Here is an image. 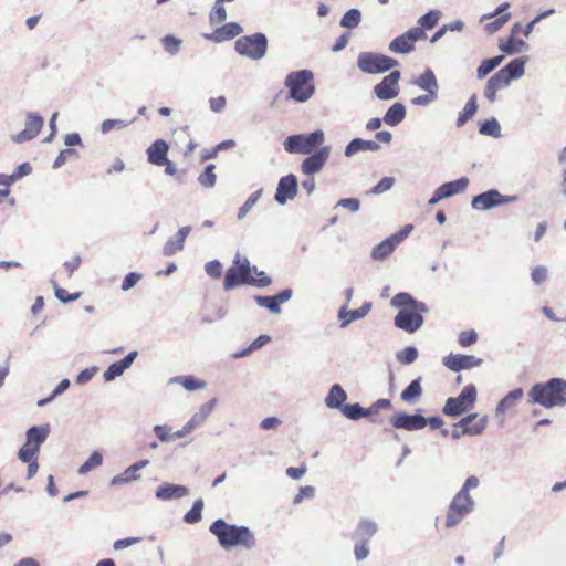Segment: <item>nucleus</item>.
<instances>
[{"label":"nucleus","mask_w":566,"mask_h":566,"mask_svg":"<svg viewBox=\"0 0 566 566\" xmlns=\"http://www.w3.org/2000/svg\"><path fill=\"white\" fill-rule=\"evenodd\" d=\"M209 532L217 537L219 545L224 549L241 546L250 551L256 545L255 536L248 526L229 524L223 518L211 523Z\"/></svg>","instance_id":"nucleus-1"},{"label":"nucleus","mask_w":566,"mask_h":566,"mask_svg":"<svg viewBox=\"0 0 566 566\" xmlns=\"http://www.w3.org/2000/svg\"><path fill=\"white\" fill-rule=\"evenodd\" d=\"M528 395L533 403L545 408L563 407L566 405V380L552 378L546 382L536 384Z\"/></svg>","instance_id":"nucleus-2"},{"label":"nucleus","mask_w":566,"mask_h":566,"mask_svg":"<svg viewBox=\"0 0 566 566\" xmlns=\"http://www.w3.org/2000/svg\"><path fill=\"white\" fill-rule=\"evenodd\" d=\"M314 75L310 70L291 72L285 77V86L289 88L290 98L298 102H307L315 92Z\"/></svg>","instance_id":"nucleus-3"},{"label":"nucleus","mask_w":566,"mask_h":566,"mask_svg":"<svg viewBox=\"0 0 566 566\" xmlns=\"http://www.w3.org/2000/svg\"><path fill=\"white\" fill-rule=\"evenodd\" d=\"M325 140V133L316 129L310 134H295L285 138L283 146L289 154H311L319 149Z\"/></svg>","instance_id":"nucleus-4"},{"label":"nucleus","mask_w":566,"mask_h":566,"mask_svg":"<svg viewBox=\"0 0 566 566\" xmlns=\"http://www.w3.org/2000/svg\"><path fill=\"white\" fill-rule=\"evenodd\" d=\"M238 54L247 56L253 61H259L265 56L268 50V39L263 33H254L239 38L234 43Z\"/></svg>","instance_id":"nucleus-5"},{"label":"nucleus","mask_w":566,"mask_h":566,"mask_svg":"<svg viewBox=\"0 0 566 566\" xmlns=\"http://www.w3.org/2000/svg\"><path fill=\"white\" fill-rule=\"evenodd\" d=\"M398 65V61L375 52H361L357 57L358 69L367 74H379Z\"/></svg>","instance_id":"nucleus-6"},{"label":"nucleus","mask_w":566,"mask_h":566,"mask_svg":"<svg viewBox=\"0 0 566 566\" xmlns=\"http://www.w3.org/2000/svg\"><path fill=\"white\" fill-rule=\"evenodd\" d=\"M474 506L475 501L470 494L458 492L449 505L446 526L452 528L460 524L461 521L474 510Z\"/></svg>","instance_id":"nucleus-7"},{"label":"nucleus","mask_w":566,"mask_h":566,"mask_svg":"<svg viewBox=\"0 0 566 566\" xmlns=\"http://www.w3.org/2000/svg\"><path fill=\"white\" fill-rule=\"evenodd\" d=\"M476 400V388L474 385H467L458 397L448 398L442 409L449 417H458L474 406Z\"/></svg>","instance_id":"nucleus-8"},{"label":"nucleus","mask_w":566,"mask_h":566,"mask_svg":"<svg viewBox=\"0 0 566 566\" xmlns=\"http://www.w3.org/2000/svg\"><path fill=\"white\" fill-rule=\"evenodd\" d=\"M515 201V196H504L496 189H490L485 192L474 196L471 201V206L475 210H490L492 208Z\"/></svg>","instance_id":"nucleus-9"},{"label":"nucleus","mask_w":566,"mask_h":566,"mask_svg":"<svg viewBox=\"0 0 566 566\" xmlns=\"http://www.w3.org/2000/svg\"><path fill=\"white\" fill-rule=\"evenodd\" d=\"M423 313L416 307L401 308L395 317V326L415 333L423 325Z\"/></svg>","instance_id":"nucleus-10"},{"label":"nucleus","mask_w":566,"mask_h":566,"mask_svg":"<svg viewBox=\"0 0 566 566\" xmlns=\"http://www.w3.org/2000/svg\"><path fill=\"white\" fill-rule=\"evenodd\" d=\"M331 151V146H323L315 153L307 154L308 156L301 164V171L306 176L319 172L329 158Z\"/></svg>","instance_id":"nucleus-11"},{"label":"nucleus","mask_w":566,"mask_h":566,"mask_svg":"<svg viewBox=\"0 0 566 566\" xmlns=\"http://www.w3.org/2000/svg\"><path fill=\"white\" fill-rule=\"evenodd\" d=\"M400 76L401 74L399 71H392L390 74L385 76L381 82L374 86V93L376 97L381 101H390L396 98L399 94L398 82Z\"/></svg>","instance_id":"nucleus-12"},{"label":"nucleus","mask_w":566,"mask_h":566,"mask_svg":"<svg viewBox=\"0 0 566 566\" xmlns=\"http://www.w3.org/2000/svg\"><path fill=\"white\" fill-rule=\"evenodd\" d=\"M298 191V181L295 175L289 174L280 178L274 196L275 201L283 206L293 200Z\"/></svg>","instance_id":"nucleus-13"},{"label":"nucleus","mask_w":566,"mask_h":566,"mask_svg":"<svg viewBox=\"0 0 566 566\" xmlns=\"http://www.w3.org/2000/svg\"><path fill=\"white\" fill-rule=\"evenodd\" d=\"M252 269L250 262L245 261L243 266H231L224 275L223 287L229 291L242 284L250 285Z\"/></svg>","instance_id":"nucleus-14"},{"label":"nucleus","mask_w":566,"mask_h":566,"mask_svg":"<svg viewBox=\"0 0 566 566\" xmlns=\"http://www.w3.org/2000/svg\"><path fill=\"white\" fill-rule=\"evenodd\" d=\"M44 124V119L42 116L35 113H28L25 119V128L17 135L11 137L12 142L15 144L29 142L36 137L40 133Z\"/></svg>","instance_id":"nucleus-15"},{"label":"nucleus","mask_w":566,"mask_h":566,"mask_svg":"<svg viewBox=\"0 0 566 566\" xmlns=\"http://www.w3.org/2000/svg\"><path fill=\"white\" fill-rule=\"evenodd\" d=\"M482 359L473 355L449 354L443 358V365L452 371H461L478 367L482 364Z\"/></svg>","instance_id":"nucleus-16"},{"label":"nucleus","mask_w":566,"mask_h":566,"mask_svg":"<svg viewBox=\"0 0 566 566\" xmlns=\"http://www.w3.org/2000/svg\"><path fill=\"white\" fill-rule=\"evenodd\" d=\"M390 423L397 429L415 431L423 429L427 426V418L421 415H408L406 412H397L390 418Z\"/></svg>","instance_id":"nucleus-17"},{"label":"nucleus","mask_w":566,"mask_h":566,"mask_svg":"<svg viewBox=\"0 0 566 566\" xmlns=\"http://www.w3.org/2000/svg\"><path fill=\"white\" fill-rule=\"evenodd\" d=\"M137 355L138 353L136 350H133L128 353L123 359L111 364L108 368L104 371V380L112 381L116 377L122 376L125 373V370L133 365Z\"/></svg>","instance_id":"nucleus-18"},{"label":"nucleus","mask_w":566,"mask_h":566,"mask_svg":"<svg viewBox=\"0 0 566 566\" xmlns=\"http://www.w3.org/2000/svg\"><path fill=\"white\" fill-rule=\"evenodd\" d=\"M476 418L478 413H471L462 418L459 422L454 424V427H461V433H467V436L481 434L486 427L488 418L484 416L474 423H472L473 420H475Z\"/></svg>","instance_id":"nucleus-19"},{"label":"nucleus","mask_w":566,"mask_h":566,"mask_svg":"<svg viewBox=\"0 0 566 566\" xmlns=\"http://www.w3.org/2000/svg\"><path fill=\"white\" fill-rule=\"evenodd\" d=\"M371 308L370 302H365L359 308L356 310H347L346 306H343L338 311V318L340 321V327H347L353 321L360 319L365 317Z\"/></svg>","instance_id":"nucleus-20"},{"label":"nucleus","mask_w":566,"mask_h":566,"mask_svg":"<svg viewBox=\"0 0 566 566\" xmlns=\"http://www.w3.org/2000/svg\"><path fill=\"white\" fill-rule=\"evenodd\" d=\"M191 227L185 226L181 227L175 237L167 240V242L164 244L163 253L166 256H170L176 254L178 251H181L184 249V243L187 238V235L190 233Z\"/></svg>","instance_id":"nucleus-21"},{"label":"nucleus","mask_w":566,"mask_h":566,"mask_svg":"<svg viewBox=\"0 0 566 566\" xmlns=\"http://www.w3.org/2000/svg\"><path fill=\"white\" fill-rule=\"evenodd\" d=\"M242 31L243 29L240 24L237 22H229L221 28H218L213 33L207 34L206 38L216 43H220L238 36Z\"/></svg>","instance_id":"nucleus-22"},{"label":"nucleus","mask_w":566,"mask_h":566,"mask_svg":"<svg viewBox=\"0 0 566 566\" xmlns=\"http://www.w3.org/2000/svg\"><path fill=\"white\" fill-rule=\"evenodd\" d=\"M169 146L164 139L155 140L147 149L148 161L155 166H164L167 161Z\"/></svg>","instance_id":"nucleus-23"},{"label":"nucleus","mask_w":566,"mask_h":566,"mask_svg":"<svg viewBox=\"0 0 566 566\" xmlns=\"http://www.w3.org/2000/svg\"><path fill=\"white\" fill-rule=\"evenodd\" d=\"M189 490L184 485L163 483L156 490V497L164 501L180 499L188 495Z\"/></svg>","instance_id":"nucleus-24"},{"label":"nucleus","mask_w":566,"mask_h":566,"mask_svg":"<svg viewBox=\"0 0 566 566\" xmlns=\"http://www.w3.org/2000/svg\"><path fill=\"white\" fill-rule=\"evenodd\" d=\"M380 145L374 140H366L363 138H354L350 140L345 147L344 155L346 157H352L359 151H379Z\"/></svg>","instance_id":"nucleus-25"},{"label":"nucleus","mask_w":566,"mask_h":566,"mask_svg":"<svg viewBox=\"0 0 566 566\" xmlns=\"http://www.w3.org/2000/svg\"><path fill=\"white\" fill-rule=\"evenodd\" d=\"M526 60L524 57H517L507 63L503 69L497 71L503 78L511 83V81L520 78L525 72Z\"/></svg>","instance_id":"nucleus-26"},{"label":"nucleus","mask_w":566,"mask_h":566,"mask_svg":"<svg viewBox=\"0 0 566 566\" xmlns=\"http://www.w3.org/2000/svg\"><path fill=\"white\" fill-rule=\"evenodd\" d=\"M392 307L397 308H407V307H416L420 312H428L429 308L423 302H419L413 298L409 293L400 292L396 294L390 302Z\"/></svg>","instance_id":"nucleus-27"},{"label":"nucleus","mask_w":566,"mask_h":566,"mask_svg":"<svg viewBox=\"0 0 566 566\" xmlns=\"http://www.w3.org/2000/svg\"><path fill=\"white\" fill-rule=\"evenodd\" d=\"M347 400V394L343 387L338 384L333 385L329 388L327 396L325 397V405L329 409L342 410L345 406L344 402Z\"/></svg>","instance_id":"nucleus-28"},{"label":"nucleus","mask_w":566,"mask_h":566,"mask_svg":"<svg viewBox=\"0 0 566 566\" xmlns=\"http://www.w3.org/2000/svg\"><path fill=\"white\" fill-rule=\"evenodd\" d=\"M377 530L378 527L375 522L363 518L359 521L353 534V539L369 543L370 538L376 534Z\"/></svg>","instance_id":"nucleus-29"},{"label":"nucleus","mask_w":566,"mask_h":566,"mask_svg":"<svg viewBox=\"0 0 566 566\" xmlns=\"http://www.w3.org/2000/svg\"><path fill=\"white\" fill-rule=\"evenodd\" d=\"M510 83H507L503 76L496 72L492 75L484 87V96L491 103L496 99V92L503 87H506Z\"/></svg>","instance_id":"nucleus-30"},{"label":"nucleus","mask_w":566,"mask_h":566,"mask_svg":"<svg viewBox=\"0 0 566 566\" xmlns=\"http://www.w3.org/2000/svg\"><path fill=\"white\" fill-rule=\"evenodd\" d=\"M50 433V427L49 424H44L41 427H31L27 431V442L30 446H33L34 448H38L40 450L41 444L46 440L48 436Z\"/></svg>","instance_id":"nucleus-31"},{"label":"nucleus","mask_w":566,"mask_h":566,"mask_svg":"<svg viewBox=\"0 0 566 566\" xmlns=\"http://www.w3.org/2000/svg\"><path fill=\"white\" fill-rule=\"evenodd\" d=\"M413 83L427 93L438 94L439 85L431 69H427Z\"/></svg>","instance_id":"nucleus-32"},{"label":"nucleus","mask_w":566,"mask_h":566,"mask_svg":"<svg viewBox=\"0 0 566 566\" xmlns=\"http://www.w3.org/2000/svg\"><path fill=\"white\" fill-rule=\"evenodd\" d=\"M469 186V179L467 177H461L457 180L449 181L442 184L440 187V192H442L444 198H450L454 195L463 192Z\"/></svg>","instance_id":"nucleus-33"},{"label":"nucleus","mask_w":566,"mask_h":566,"mask_svg":"<svg viewBox=\"0 0 566 566\" xmlns=\"http://www.w3.org/2000/svg\"><path fill=\"white\" fill-rule=\"evenodd\" d=\"M405 105L401 103H395L387 109L382 120L389 126H397L405 119Z\"/></svg>","instance_id":"nucleus-34"},{"label":"nucleus","mask_w":566,"mask_h":566,"mask_svg":"<svg viewBox=\"0 0 566 566\" xmlns=\"http://www.w3.org/2000/svg\"><path fill=\"white\" fill-rule=\"evenodd\" d=\"M522 388L510 391L496 406L497 413H505L510 408L514 407L523 397Z\"/></svg>","instance_id":"nucleus-35"},{"label":"nucleus","mask_w":566,"mask_h":566,"mask_svg":"<svg viewBox=\"0 0 566 566\" xmlns=\"http://www.w3.org/2000/svg\"><path fill=\"white\" fill-rule=\"evenodd\" d=\"M169 382L170 384H179L186 390H189V391L205 389L207 386V384L205 381L199 380L195 376H191V375L172 377V378H170Z\"/></svg>","instance_id":"nucleus-36"},{"label":"nucleus","mask_w":566,"mask_h":566,"mask_svg":"<svg viewBox=\"0 0 566 566\" xmlns=\"http://www.w3.org/2000/svg\"><path fill=\"white\" fill-rule=\"evenodd\" d=\"M397 245L398 243L390 235L373 249L371 256L375 260H384L396 249Z\"/></svg>","instance_id":"nucleus-37"},{"label":"nucleus","mask_w":566,"mask_h":566,"mask_svg":"<svg viewBox=\"0 0 566 566\" xmlns=\"http://www.w3.org/2000/svg\"><path fill=\"white\" fill-rule=\"evenodd\" d=\"M422 395V388H421V377L416 378L412 380L407 388H405L400 395L401 400L405 402H415L416 399H418Z\"/></svg>","instance_id":"nucleus-38"},{"label":"nucleus","mask_w":566,"mask_h":566,"mask_svg":"<svg viewBox=\"0 0 566 566\" xmlns=\"http://www.w3.org/2000/svg\"><path fill=\"white\" fill-rule=\"evenodd\" d=\"M478 111L476 96L472 95L464 105L463 109L459 113L457 118V126L462 127Z\"/></svg>","instance_id":"nucleus-39"},{"label":"nucleus","mask_w":566,"mask_h":566,"mask_svg":"<svg viewBox=\"0 0 566 566\" xmlns=\"http://www.w3.org/2000/svg\"><path fill=\"white\" fill-rule=\"evenodd\" d=\"M389 50L395 53L407 54L415 50V44H411L407 34L403 33L397 38H395L390 44Z\"/></svg>","instance_id":"nucleus-40"},{"label":"nucleus","mask_w":566,"mask_h":566,"mask_svg":"<svg viewBox=\"0 0 566 566\" xmlns=\"http://www.w3.org/2000/svg\"><path fill=\"white\" fill-rule=\"evenodd\" d=\"M504 60V55H497L491 59H485L481 62L480 66L476 69V76L479 80L484 78L488 74H490L494 69H496L502 61Z\"/></svg>","instance_id":"nucleus-41"},{"label":"nucleus","mask_w":566,"mask_h":566,"mask_svg":"<svg viewBox=\"0 0 566 566\" xmlns=\"http://www.w3.org/2000/svg\"><path fill=\"white\" fill-rule=\"evenodd\" d=\"M361 21V12L358 9H350L340 19V27L346 28L348 30L355 29L359 25Z\"/></svg>","instance_id":"nucleus-42"},{"label":"nucleus","mask_w":566,"mask_h":566,"mask_svg":"<svg viewBox=\"0 0 566 566\" xmlns=\"http://www.w3.org/2000/svg\"><path fill=\"white\" fill-rule=\"evenodd\" d=\"M340 411L350 420H359L364 417H368L367 408L361 407L359 403L345 405Z\"/></svg>","instance_id":"nucleus-43"},{"label":"nucleus","mask_w":566,"mask_h":566,"mask_svg":"<svg viewBox=\"0 0 566 566\" xmlns=\"http://www.w3.org/2000/svg\"><path fill=\"white\" fill-rule=\"evenodd\" d=\"M479 133L494 138L501 137V126L496 118H490L481 123Z\"/></svg>","instance_id":"nucleus-44"},{"label":"nucleus","mask_w":566,"mask_h":566,"mask_svg":"<svg viewBox=\"0 0 566 566\" xmlns=\"http://www.w3.org/2000/svg\"><path fill=\"white\" fill-rule=\"evenodd\" d=\"M103 463V454L99 451H94L88 459L78 468L77 472L81 475L87 474L90 471L101 467Z\"/></svg>","instance_id":"nucleus-45"},{"label":"nucleus","mask_w":566,"mask_h":566,"mask_svg":"<svg viewBox=\"0 0 566 566\" xmlns=\"http://www.w3.org/2000/svg\"><path fill=\"white\" fill-rule=\"evenodd\" d=\"M441 17L442 12L440 10H430L429 12L420 17L418 23L422 29L431 30L437 25Z\"/></svg>","instance_id":"nucleus-46"},{"label":"nucleus","mask_w":566,"mask_h":566,"mask_svg":"<svg viewBox=\"0 0 566 566\" xmlns=\"http://www.w3.org/2000/svg\"><path fill=\"white\" fill-rule=\"evenodd\" d=\"M525 48H527L526 42L521 39H516L513 35L509 38L506 43L500 45V49L506 54L520 53Z\"/></svg>","instance_id":"nucleus-47"},{"label":"nucleus","mask_w":566,"mask_h":566,"mask_svg":"<svg viewBox=\"0 0 566 566\" xmlns=\"http://www.w3.org/2000/svg\"><path fill=\"white\" fill-rule=\"evenodd\" d=\"M216 166L213 164H209L203 172H201L198 177V182L205 188H212L216 185L217 176L214 174Z\"/></svg>","instance_id":"nucleus-48"},{"label":"nucleus","mask_w":566,"mask_h":566,"mask_svg":"<svg viewBox=\"0 0 566 566\" xmlns=\"http://www.w3.org/2000/svg\"><path fill=\"white\" fill-rule=\"evenodd\" d=\"M254 301H255V303L260 307H264V308L269 310L273 314H280L281 313L280 304L276 301L274 295L273 296L256 295V296H254Z\"/></svg>","instance_id":"nucleus-49"},{"label":"nucleus","mask_w":566,"mask_h":566,"mask_svg":"<svg viewBox=\"0 0 566 566\" xmlns=\"http://www.w3.org/2000/svg\"><path fill=\"white\" fill-rule=\"evenodd\" d=\"M262 193H263V189H259L249 196V198L245 200V202L242 205V207H240V209L238 211L237 218L239 220H242L245 218L247 213L256 205V202L261 198Z\"/></svg>","instance_id":"nucleus-50"},{"label":"nucleus","mask_w":566,"mask_h":566,"mask_svg":"<svg viewBox=\"0 0 566 566\" xmlns=\"http://www.w3.org/2000/svg\"><path fill=\"white\" fill-rule=\"evenodd\" d=\"M203 509L202 499H198L193 502L192 507L185 514L184 521L188 524H195L201 520V512Z\"/></svg>","instance_id":"nucleus-51"},{"label":"nucleus","mask_w":566,"mask_h":566,"mask_svg":"<svg viewBox=\"0 0 566 566\" xmlns=\"http://www.w3.org/2000/svg\"><path fill=\"white\" fill-rule=\"evenodd\" d=\"M149 464L148 460H140L135 462L134 464L129 465L127 469L124 470L123 474L125 479L129 482L137 481L140 476L137 474V472L144 468H146Z\"/></svg>","instance_id":"nucleus-52"},{"label":"nucleus","mask_w":566,"mask_h":566,"mask_svg":"<svg viewBox=\"0 0 566 566\" xmlns=\"http://www.w3.org/2000/svg\"><path fill=\"white\" fill-rule=\"evenodd\" d=\"M133 122L134 120L105 119L101 125V132L103 134H108L113 129L120 130L126 128Z\"/></svg>","instance_id":"nucleus-53"},{"label":"nucleus","mask_w":566,"mask_h":566,"mask_svg":"<svg viewBox=\"0 0 566 566\" xmlns=\"http://www.w3.org/2000/svg\"><path fill=\"white\" fill-rule=\"evenodd\" d=\"M39 451L40 450H38V448L24 443L18 452V458L24 463L32 462L34 460H38L36 455Z\"/></svg>","instance_id":"nucleus-54"},{"label":"nucleus","mask_w":566,"mask_h":566,"mask_svg":"<svg viewBox=\"0 0 566 566\" xmlns=\"http://www.w3.org/2000/svg\"><path fill=\"white\" fill-rule=\"evenodd\" d=\"M418 358V349L413 346H407L405 349L397 354L399 363L405 365L412 364Z\"/></svg>","instance_id":"nucleus-55"},{"label":"nucleus","mask_w":566,"mask_h":566,"mask_svg":"<svg viewBox=\"0 0 566 566\" xmlns=\"http://www.w3.org/2000/svg\"><path fill=\"white\" fill-rule=\"evenodd\" d=\"M54 289V294L62 303H69L76 301L80 297V293L69 294L64 289L60 287L55 280H51Z\"/></svg>","instance_id":"nucleus-56"},{"label":"nucleus","mask_w":566,"mask_h":566,"mask_svg":"<svg viewBox=\"0 0 566 566\" xmlns=\"http://www.w3.org/2000/svg\"><path fill=\"white\" fill-rule=\"evenodd\" d=\"M395 184V178L392 177H384L381 178L376 186H374L368 193L369 195H380L392 188Z\"/></svg>","instance_id":"nucleus-57"},{"label":"nucleus","mask_w":566,"mask_h":566,"mask_svg":"<svg viewBox=\"0 0 566 566\" xmlns=\"http://www.w3.org/2000/svg\"><path fill=\"white\" fill-rule=\"evenodd\" d=\"M251 269L258 275V277H253L251 275L250 285H253V286H256V287H265V286H269L272 283L271 277L268 276L263 271L259 272L255 266H253Z\"/></svg>","instance_id":"nucleus-58"},{"label":"nucleus","mask_w":566,"mask_h":566,"mask_svg":"<svg viewBox=\"0 0 566 566\" xmlns=\"http://www.w3.org/2000/svg\"><path fill=\"white\" fill-rule=\"evenodd\" d=\"M180 43L181 41L179 39L170 34L163 38L164 49L171 55L176 54L179 51Z\"/></svg>","instance_id":"nucleus-59"},{"label":"nucleus","mask_w":566,"mask_h":566,"mask_svg":"<svg viewBox=\"0 0 566 566\" xmlns=\"http://www.w3.org/2000/svg\"><path fill=\"white\" fill-rule=\"evenodd\" d=\"M227 19V11L219 0H216L213 10L210 13V21L212 23H220Z\"/></svg>","instance_id":"nucleus-60"},{"label":"nucleus","mask_w":566,"mask_h":566,"mask_svg":"<svg viewBox=\"0 0 566 566\" xmlns=\"http://www.w3.org/2000/svg\"><path fill=\"white\" fill-rule=\"evenodd\" d=\"M476 340H478V334L473 329L461 332L459 335V344L462 347L471 346L474 343H476Z\"/></svg>","instance_id":"nucleus-61"},{"label":"nucleus","mask_w":566,"mask_h":566,"mask_svg":"<svg viewBox=\"0 0 566 566\" xmlns=\"http://www.w3.org/2000/svg\"><path fill=\"white\" fill-rule=\"evenodd\" d=\"M354 554H355V558L357 562H361V560L366 559L369 555L368 543L356 541Z\"/></svg>","instance_id":"nucleus-62"},{"label":"nucleus","mask_w":566,"mask_h":566,"mask_svg":"<svg viewBox=\"0 0 566 566\" xmlns=\"http://www.w3.org/2000/svg\"><path fill=\"white\" fill-rule=\"evenodd\" d=\"M205 270L209 276L218 279L221 276L222 265L218 260H212L206 264Z\"/></svg>","instance_id":"nucleus-63"},{"label":"nucleus","mask_w":566,"mask_h":566,"mask_svg":"<svg viewBox=\"0 0 566 566\" xmlns=\"http://www.w3.org/2000/svg\"><path fill=\"white\" fill-rule=\"evenodd\" d=\"M531 277L535 284L544 283L547 280V268L544 265L534 268L531 273Z\"/></svg>","instance_id":"nucleus-64"}]
</instances>
